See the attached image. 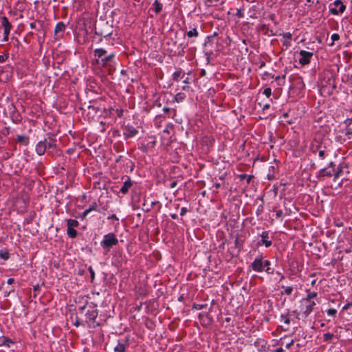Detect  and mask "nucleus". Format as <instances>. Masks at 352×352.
Returning <instances> with one entry per match:
<instances>
[{
    "instance_id": "1",
    "label": "nucleus",
    "mask_w": 352,
    "mask_h": 352,
    "mask_svg": "<svg viewBox=\"0 0 352 352\" xmlns=\"http://www.w3.org/2000/svg\"><path fill=\"white\" fill-rule=\"evenodd\" d=\"M309 151L318 153L320 160H324L331 151V141L321 133L316 134L309 146Z\"/></svg>"
},
{
    "instance_id": "2",
    "label": "nucleus",
    "mask_w": 352,
    "mask_h": 352,
    "mask_svg": "<svg viewBox=\"0 0 352 352\" xmlns=\"http://www.w3.org/2000/svg\"><path fill=\"white\" fill-rule=\"evenodd\" d=\"M78 315L80 316V320L82 322L90 324L91 322H94L97 316V311L96 309L91 306H85L80 309Z\"/></svg>"
},
{
    "instance_id": "3",
    "label": "nucleus",
    "mask_w": 352,
    "mask_h": 352,
    "mask_svg": "<svg viewBox=\"0 0 352 352\" xmlns=\"http://www.w3.org/2000/svg\"><path fill=\"white\" fill-rule=\"evenodd\" d=\"M95 56L98 58L97 59V62L99 65H101L102 67H105L107 68V71H110V68L109 67V64L110 62V56H107L103 57L106 54L107 51L103 49H96L94 51Z\"/></svg>"
},
{
    "instance_id": "4",
    "label": "nucleus",
    "mask_w": 352,
    "mask_h": 352,
    "mask_svg": "<svg viewBox=\"0 0 352 352\" xmlns=\"http://www.w3.org/2000/svg\"><path fill=\"white\" fill-rule=\"evenodd\" d=\"M346 6L343 4L341 0H336L333 3L329 5V12L331 14L334 15L344 12Z\"/></svg>"
},
{
    "instance_id": "5",
    "label": "nucleus",
    "mask_w": 352,
    "mask_h": 352,
    "mask_svg": "<svg viewBox=\"0 0 352 352\" xmlns=\"http://www.w3.org/2000/svg\"><path fill=\"white\" fill-rule=\"evenodd\" d=\"M315 302H302L301 301L300 309L302 316L306 318L312 312L316 306Z\"/></svg>"
},
{
    "instance_id": "6",
    "label": "nucleus",
    "mask_w": 352,
    "mask_h": 352,
    "mask_svg": "<svg viewBox=\"0 0 352 352\" xmlns=\"http://www.w3.org/2000/svg\"><path fill=\"white\" fill-rule=\"evenodd\" d=\"M126 161L127 160L123 159L122 156H118L115 160V165L113 166V168L116 172L123 173V168Z\"/></svg>"
},
{
    "instance_id": "7",
    "label": "nucleus",
    "mask_w": 352,
    "mask_h": 352,
    "mask_svg": "<svg viewBox=\"0 0 352 352\" xmlns=\"http://www.w3.org/2000/svg\"><path fill=\"white\" fill-rule=\"evenodd\" d=\"M299 54L300 56L299 63L302 65L309 64L310 63L311 58L314 55L312 52H307L305 50H300Z\"/></svg>"
},
{
    "instance_id": "8",
    "label": "nucleus",
    "mask_w": 352,
    "mask_h": 352,
    "mask_svg": "<svg viewBox=\"0 0 352 352\" xmlns=\"http://www.w3.org/2000/svg\"><path fill=\"white\" fill-rule=\"evenodd\" d=\"M124 179L125 180L123 182V185L119 191L123 195L126 194L129 188H131L133 185V182L129 177H128L127 175H123L122 177V180H124Z\"/></svg>"
},
{
    "instance_id": "9",
    "label": "nucleus",
    "mask_w": 352,
    "mask_h": 352,
    "mask_svg": "<svg viewBox=\"0 0 352 352\" xmlns=\"http://www.w3.org/2000/svg\"><path fill=\"white\" fill-rule=\"evenodd\" d=\"M1 25L4 28V37L3 40L7 41L8 40V35L11 30V24L8 21L7 17L3 16L1 18Z\"/></svg>"
},
{
    "instance_id": "10",
    "label": "nucleus",
    "mask_w": 352,
    "mask_h": 352,
    "mask_svg": "<svg viewBox=\"0 0 352 352\" xmlns=\"http://www.w3.org/2000/svg\"><path fill=\"white\" fill-rule=\"evenodd\" d=\"M252 269L257 272L263 271V256L256 257L251 265Z\"/></svg>"
},
{
    "instance_id": "11",
    "label": "nucleus",
    "mask_w": 352,
    "mask_h": 352,
    "mask_svg": "<svg viewBox=\"0 0 352 352\" xmlns=\"http://www.w3.org/2000/svg\"><path fill=\"white\" fill-rule=\"evenodd\" d=\"M261 240L257 243L258 245H264L266 248H269L272 245V242L269 240V232L264 231L261 234Z\"/></svg>"
},
{
    "instance_id": "12",
    "label": "nucleus",
    "mask_w": 352,
    "mask_h": 352,
    "mask_svg": "<svg viewBox=\"0 0 352 352\" xmlns=\"http://www.w3.org/2000/svg\"><path fill=\"white\" fill-rule=\"evenodd\" d=\"M129 346L128 340L126 339L118 341V344L114 347V352H125L126 348Z\"/></svg>"
},
{
    "instance_id": "13",
    "label": "nucleus",
    "mask_w": 352,
    "mask_h": 352,
    "mask_svg": "<svg viewBox=\"0 0 352 352\" xmlns=\"http://www.w3.org/2000/svg\"><path fill=\"white\" fill-rule=\"evenodd\" d=\"M124 261L123 252L122 250L115 251V254L113 255V261L115 265L118 267Z\"/></svg>"
},
{
    "instance_id": "14",
    "label": "nucleus",
    "mask_w": 352,
    "mask_h": 352,
    "mask_svg": "<svg viewBox=\"0 0 352 352\" xmlns=\"http://www.w3.org/2000/svg\"><path fill=\"white\" fill-rule=\"evenodd\" d=\"M47 140L41 141L37 144L36 146V151L39 155L44 154V153L45 152L46 149L47 148Z\"/></svg>"
},
{
    "instance_id": "15",
    "label": "nucleus",
    "mask_w": 352,
    "mask_h": 352,
    "mask_svg": "<svg viewBox=\"0 0 352 352\" xmlns=\"http://www.w3.org/2000/svg\"><path fill=\"white\" fill-rule=\"evenodd\" d=\"M318 176L328 177H330L331 176L334 177V169H331L329 167H324L320 170Z\"/></svg>"
},
{
    "instance_id": "16",
    "label": "nucleus",
    "mask_w": 352,
    "mask_h": 352,
    "mask_svg": "<svg viewBox=\"0 0 352 352\" xmlns=\"http://www.w3.org/2000/svg\"><path fill=\"white\" fill-rule=\"evenodd\" d=\"M138 133V131L133 126H128L124 132V134L127 137V138H131V137H133L135 136L136 134Z\"/></svg>"
},
{
    "instance_id": "17",
    "label": "nucleus",
    "mask_w": 352,
    "mask_h": 352,
    "mask_svg": "<svg viewBox=\"0 0 352 352\" xmlns=\"http://www.w3.org/2000/svg\"><path fill=\"white\" fill-rule=\"evenodd\" d=\"M65 29V25L63 22H58L54 29V33L59 36V33L63 32Z\"/></svg>"
},
{
    "instance_id": "18",
    "label": "nucleus",
    "mask_w": 352,
    "mask_h": 352,
    "mask_svg": "<svg viewBox=\"0 0 352 352\" xmlns=\"http://www.w3.org/2000/svg\"><path fill=\"white\" fill-rule=\"evenodd\" d=\"M102 245L104 248L107 249V251H109V248H110V234H106L104 236V240L102 241Z\"/></svg>"
},
{
    "instance_id": "19",
    "label": "nucleus",
    "mask_w": 352,
    "mask_h": 352,
    "mask_svg": "<svg viewBox=\"0 0 352 352\" xmlns=\"http://www.w3.org/2000/svg\"><path fill=\"white\" fill-rule=\"evenodd\" d=\"M153 7L154 8L155 12L156 14H159L162 10V4L159 2L158 0H155L153 3Z\"/></svg>"
},
{
    "instance_id": "20",
    "label": "nucleus",
    "mask_w": 352,
    "mask_h": 352,
    "mask_svg": "<svg viewBox=\"0 0 352 352\" xmlns=\"http://www.w3.org/2000/svg\"><path fill=\"white\" fill-rule=\"evenodd\" d=\"M184 76V72L179 69L178 71H176L173 74V79L175 81H178L179 78H182Z\"/></svg>"
},
{
    "instance_id": "21",
    "label": "nucleus",
    "mask_w": 352,
    "mask_h": 352,
    "mask_svg": "<svg viewBox=\"0 0 352 352\" xmlns=\"http://www.w3.org/2000/svg\"><path fill=\"white\" fill-rule=\"evenodd\" d=\"M317 296V293L315 292L309 293L307 296L302 299V302H314L311 300Z\"/></svg>"
},
{
    "instance_id": "22",
    "label": "nucleus",
    "mask_w": 352,
    "mask_h": 352,
    "mask_svg": "<svg viewBox=\"0 0 352 352\" xmlns=\"http://www.w3.org/2000/svg\"><path fill=\"white\" fill-rule=\"evenodd\" d=\"M333 338L334 335L333 333H326L323 335V341L330 343Z\"/></svg>"
},
{
    "instance_id": "23",
    "label": "nucleus",
    "mask_w": 352,
    "mask_h": 352,
    "mask_svg": "<svg viewBox=\"0 0 352 352\" xmlns=\"http://www.w3.org/2000/svg\"><path fill=\"white\" fill-rule=\"evenodd\" d=\"M78 226V222L75 219L67 220V228H74Z\"/></svg>"
},
{
    "instance_id": "24",
    "label": "nucleus",
    "mask_w": 352,
    "mask_h": 352,
    "mask_svg": "<svg viewBox=\"0 0 352 352\" xmlns=\"http://www.w3.org/2000/svg\"><path fill=\"white\" fill-rule=\"evenodd\" d=\"M124 110L123 109H116L115 110V113L116 115L117 118H119L120 120L124 118Z\"/></svg>"
},
{
    "instance_id": "25",
    "label": "nucleus",
    "mask_w": 352,
    "mask_h": 352,
    "mask_svg": "<svg viewBox=\"0 0 352 352\" xmlns=\"http://www.w3.org/2000/svg\"><path fill=\"white\" fill-rule=\"evenodd\" d=\"M140 199V193L136 191V190L133 189L132 190V200L136 202H138Z\"/></svg>"
},
{
    "instance_id": "26",
    "label": "nucleus",
    "mask_w": 352,
    "mask_h": 352,
    "mask_svg": "<svg viewBox=\"0 0 352 352\" xmlns=\"http://www.w3.org/2000/svg\"><path fill=\"white\" fill-rule=\"evenodd\" d=\"M199 35V33L197 30L196 28H193L192 30L188 31L187 32V36L189 37V38H191V37H197Z\"/></svg>"
},
{
    "instance_id": "27",
    "label": "nucleus",
    "mask_w": 352,
    "mask_h": 352,
    "mask_svg": "<svg viewBox=\"0 0 352 352\" xmlns=\"http://www.w3.org/2000/svg\"><path fill=\"white\" fill-rule=\"evenodd\" d=\"M186 98V95L184 93H178L175 96V101L179 102Z\"/></svg>"
},
{
    "instance_id": "28",
    "label": "nucleus",
    "mask_w": 352,
    "mask_h": 352,
    "mask_svg": "<svg viewBox=\"0 0 352 352\" xmlns=\"http://www.w3.org/2000/svg\"><path fill=\"white\" fill-rule=\"evenodd\" d=\"M342 173V170L341 168H337L334 169V177L333 180L336 181V179L340 176V174Z\"/></svg>"
},
{
    "instance_id": "29",
    "label": "nucleus",
    "mask_w": 352,
    "mask_h": 352,
    "mask_svg": "<svg viewBox=\"0 0 352 352\" xmlns=\"http://www.w3.org/2000/svg\"><path fill=\"white\" fill-rule=\"evenodd\" d=\"M282 288L284 289V292H282L281 294H286V295H290L293 291V287H284V286H282Z\"/></svg>"
},
{
    "instance_id": "30",
    "label": "nucleus",
    "mask_w": 352,
    "mask_h": 352,
    "mask_svg": "<svg viewBox=\"0 0 352 352\" xmlns=\"http://www.w3.org/2000/svg\"><path fill=\"white\" fill-rule=\"evenodd\" d=\"M331 43H330L329 45L330 46H333L334 44V42L336 41H338L340 39V36L338 34L335 33L331 35Z\"/></svg>"
},
{
    "instance_id": "31",
    "label": "nucleus",
    "mask_w": 352,
    "mask_h": 352,
    "mask_svg": "<svg viewBox=\"0 0 352 352\" xmlns=\"http://www.w3.org/2000/svg\"><path fill=\"white\" fill-rule=\"evenodd\" d=\"M67 234L70 237L74 238L76 236L77 232L74 228H67Z\"/></svg>"
},
{
    "instance_id": "32",
    "label": "nucleus",
    "mask_w": 352,
    "mask_h": 352,
    "mask_svg": "<svg viewBox=\"0 0 352 352\" xmlns=\"http://www.w3.org/2000/svg\"><path fill=\"white\" fill-rule=\"evenodd\" d=\"M56 146V144H55V140H53V139H50L49 140H47V147L50 148H53V147H55Z\"/></svg>"
},
{
    "instance_id": "33",
    "label": "nucleus",
    "mask_w": 352,
    "mask_h": 352,
    "mask_svg": "<svg viewBox=\"0 0 352 352\" xmlns=\"http://www.w3.org/2000/svg\"><path fill=\"white\" fill-rule=\"evenodd\" d=\"M345 135L350 139L352 136V126H346Z\"/></svg>"
},
{
    "instance_id": "34",
    "label": "nucleus",
    "mask_w": 352,
    "mask_h": 352,
    "mask_svg": "<svg viewBox=\"0 0 352 352\" xmlns=\"http://www.w3.org/2000/svg\"><path fill=\"white\" fill-rule=\"evenodd\" d=\"M263 94L267 97L270 98L272 94V89L270 87L265 88L263 91Z\"/></svg>"
},
{
    "instance_id": "35",
    "label": "nucleus",
    "mask_w": 352,
    "mask_h": 352,
    "mask_svg": "<svg viewBox=\"0 0 352 352\" xmlns=\"http://www.w3.org/2000/svg\"><path fill=\"white\" fill-rule=\"evenodd\" d=\"M327 313L330 316H335L337 314V310L336 309H329L327 311Z\"/></svg>"
},
{
    "instance_id": "36",
    "label": "nucleus",
    "mask_w": 352,
    "mask_h": 352,
    "mask_svg": "<svg viewBox=\"0 0 352 352\" xmlns=\"http://www.w3.org/2000/svg\"><path fill=\"white\" fill-rule=\"evenodd\" d=\"M206 306V305L193 304L192 309L200 310L204 308Z\"/></svg>"
},
{
    "instance_id": "37",
    "label": "nucleus",
    "mask_w": 352,
    "mask_h": 352,
    "mask_svg": "<svg viewBox=\"0 0 352 352\" xmlns=\"http://www.w3.org/2000/svg\"><path fill=\"white\" fill-rule=\"evenodd\" d=\"M283 37L287 40H292V35L290 32H285L281 34Z\"/></svg>"
},
{
    "instance_id": "38",
    "label": "nucleus",
    "mask_w": 352,
    "mask_h": 352,
    "mask_svg": "<svg viewBox=\"0 0 352 352\" xmlns=\"http://www.w3.org/2000/svg\"><path fill=\"white\" fill-rule=\"evenodd\" d=\"M281 318L284 320L285 324H287L288 325L290 324V319L287 315V316L281 315Z\"/></svg>"
},
{
    "instance_id": "39",
    "label": "nucleus",
    "mask_w": 352,
    "mask_h": 352,
    "mask_svg": "<svg viewBox=\"0 0 352 352\" xmlns=\"http://www.w3.org/2000/svg\"><path fill=\"white\" fill-rule=\"evenodd\" d=\"M118 243V239L116 238L115 235L111 233V246L116 245Z\"/></svg>"
},
{
    "instance_id": "40",
    "label": "nucleus",
    "mask_w": 352,
    "mask_h": 352,
    "mask_svg": "<svg viewBox=\"0 0 352 352\" xmlns=\"http://www.w3.org/2000/svg\"><path fill=\"white\" fill-rule=\"evenodd\" d=\"M0 256L3 259H8L9 257L8 252H3L2 251H0Z\"/></svg>"
},
{
    "instance_id": "41",
    "label": "nucleus",
    "mask_w": 352,
    "mask_h": 352,
    "mask_svg": "<svg viewBox=\"0 0 352 352\" xmlns=\"http://www.w3.org/2000/svg\"><path fill=\"white\" fill-rule=\"evenodd\" d=\"M188 211V208H186V207H182L181 208V211H180V215L181 216H184L186 214V212Z\"/></svg>"
},
{
    "instance_id": "42",
    "label": "nucleus",
    "mask_w": 352,
    "mask_h": 352,
    "mask_svg": "<svg viewBox=\"0 0 352 352\" xmlns=\"http://www.w3.org/2000/svg\"><path fill=\"white\" fill-rule=\"evenodd\" d=\"M344 123L346 124V126H352V118H347Z\"/></svg>"
},
{
    "instance_id": "43",
    "label": "nucleus",
    "mask_w": 352,
    "mask_h": 352,
    "mask_svg": "<svg viewBox=\"0 0 352 352\" xmlns=\"http://www.w3.org/2000/svg\"><path fill=\"white\" fill-rule=\"evenodd\" d=\"M234 244L236 248H241V243H240L239 238L236 237L234 241Z\"/></svg>"
},
{
    "instance_id": "44",
    "label": "nucleus",
    "mask_w": 352,
    "mask_h": 352,
    "mask_svg": "<svg viewBox=\"0 0 352 352\" xmlns=\"http://www.w3.org/2000/svg\"><path fill=\"white\" fill-rule=\"evenodd\" d=\"M290 40H285L283 42V45L284 46H285L286 47H288L291 45V43L289 41Z\"/></svg>"
},
{
    "instance_id": "45",
    "label": "nucleus",
    "mask_w": 352,
    "mask_h": 352,
    "mask_svg": "<svg viewBox=\"0 0 352 352\" xmlns=\"http://www.w3.org/2000/svg\"><path fill=\"white\" fill-rule=\"evenodd\" d=\"M144 210L146 212H148L151 210V207L150 206L146 205V203L143 204Z\"/></svg>"
},
{
    "instance_id": "46",
    "label": "nucleus",
    "mask_w": 352,
    "mask_h": 352,
    "mask_svg": "<svg viewBox=\"0 0 352 352\" xmlns=\"http://www.w3.org/2000/svg\"><path fill=\"white\" fill-rule=\"evenodd\" d=\"M265 272L268 274H272L274 273V270L272 269L270 267H267L265 270Z\"/></svg>"
},
{
    "instance_id": "47",
    "label": "nucleus",
    "mask_w": 352,
    "mask_h": 352,
    "mask_svg": "<svg viewBox=\"0 0 352 352\" xmlns=\"http://www.w3.org/2000/svg\"><path fill=\"white\" fill-rule=\"evenodd\" d=\"M282 216H283V211L280 210H277L276 212V217L280 218Z\"/></svg>"
},
{
    "instance_id": "48",
    "label": "nucleus",
    "mask_w": 352,
    "mask_h": 352,
    "mask_svg": "<svg viewBox=\"0 0 352 352\" xmlns=\"http://www.w3.org/2000/svg\"><path fill=\"white\" fill-rule=\"evenodd\" d=\"M111 224L112 223L113 224L115 223V221H118V219L116 217V216L115 214H111Z\"/></svg>"
},
{
    "instance_id": "49",
    "label": "nucleus",
    "mask_w": 352,
    "mask_h": 352,
    "mask_svg": "<svg viewBox=\"0 0 352 352\" xmlns=\"http://www.w3.org/2000/svg\"><path fill=\"white\" fill-rule=\"evenodd\" d=\"M82 324H85V322H81V320H80V316L78 314V318H77V320L75 322V324L76 326H78V325Z\"/></svg>"
},
{
    "instance_id": "50",
    "label": "nucleus",
    "mask_w": 352,
    "mask_h": 352,
    "mask_svg": "<svg viewBox=\"0 0 352 352\" xmlns=\"http://www.w3.org/2000/svg\"><path fill=\"white\" fill-rule=\"evenodd\" d=\"M177 184V181H173L170 184V186L169 187L170 188H175L176 187Z\"/></svg>"
},
{
    "instance_id": "51",
    "label": "nucleus",
    "mask_w": 352,
    "mask_h": 352,
    "mask_svg": "<svg viewBox=\"0 0 352 352\" xmlns=\"http://www.w3.org/2000/svg\"><path fill=\"white\" fill-rule=\"evenodd\" d=\"M236 16H237L238 17L241 18V17L243 16V12H241V10H237V12L236 13Z\"/></svg>"
},
{
    "instance_id": "52",
    "label": "nucleus",
    "mask_w": 352,
    "mask_h": 352,
    "mask_svg": "<svg viewBox=\"0 0 352 352\" xmlns=\"http://www.w3.org/2000/svg\"><path fill=\"white\" fill-rule=\"evenodd\" d=\"M335 166L336 165H335L334 162H329V164H328V166L327 167H329L331 169H336Z\"/></svg>"
},
{
    "instance_id": "53",
    "label": "nucleus",
    "mask_w": 352,
    "mask_h": 352,
    "mask_svg": "<svg viewBox=\"0 0 352 352\" xmlns=\"http://www.w3.org/2000/svg\"><path fill=\"white\" fill-rule=\"evenodd\" d=\"M270 261L269 260H266L263 262V267H270Z\"/></svg>"
},
{
    "instance_id": "54",
    "label": "nucleus",
    "mask_w": 352,
    "mask_h": 352,
    "mask_svg": "<svg viewBox=\"0 0 352 352\" xmlns=\"http://www.w3.org/2000/svg\"><path fill=\"white\" fill-rule=\"evenodd\" d=\"M294 340H292L290 342H289L286 344V348L288 349H290V347L294 344Z\"/></svg>"
},
{
    "instance_id": "55",
    "label": "nucleus",
    "mask_w": 352,
    "mask_h": 352,
    "mask_svg": "<svg viewBox=\"0 0 352 352\" xmlns=\"http://www.w3.org/2000/svg\"><path fill=\"white\" fill-rule=\"evenodd\" d=\"M351 305H352V304H351V303H350V302H349V303L346 304V305L343 307L342 309H343V310L348 309H349Z\"/></svg>"
},
{
    "instance_id": "56",
    "label": "nucleus",
    "mask_w": 352,
    "mask_h": 352,
    "mask_svg": "<svg viewBox=\"0 0 352 352\" xmlns=\"http://www.w3.org/2000/svg\"><path fill=\"white\" fill-rule=\"evenodd\" d=\"M214 186L215 187L216 189H218L221 186V184L220 182H215L214 184Z\"/></svg>"
},
{
    "instance_id": "57",
    "label": "nucleus",
    "mask_w": 352,
    "mask_h": 352,
    "mask_svg": "<svg viewBox=\"0 0 352 352\" xmlns=\"http://www.w3.org/2000/svg\"><path fill=\"white\" fill-rule=\"evenodd\" d=\"M6 58H7V56H6V55L0 56V62H4Z\"/></svg>"
},
{
    "instance_id": "58",
    "label": "nucleus",
    "mask_w": 352,
    "mask_h": 352,
    "mask_svg": "<svg viewBox=\"0 0 352 352\" xmlns=\"http://www.w3.org/2000/svg\"><path fill=\"white\" fill-rule=\"evenodd\" d=\"M163 111H164L165 113H168L170 111V108H168V107H164V108H163Z\"/></svg>"
},
{
    "instance_id": "59",
    "label": "nucleus",
    "mask_w": 352,
    "mask_h": 352,
    "mask_svg": "<svg viewBox=\"0 0 352 352\" xmlns=\"http://www.w3.org/2000/svg\"><path fill=\"white\" fill-rule=\"evenodd\" d=\"M14 282V279L12 278H9L7 281L8 284H9V285L12 284Z\"/></svg>"
},
{
    "instance_id": "60",
    "label": "nucleus",
    "mask_w": 352,
    "mask_h": 352,
    "mask_svg": "<svg viewBox=\"0 0 352 352\" xmlns=\"http://www.w3.org/2000/svg\"><path fill=\"white\" fill-rule=\"evenodd\" d=\"M89 271H90L91 278L93 280L94 278V272L91 267H89Z\"/></svg>"
},
{
    "instance_id": "61",
    "label": "nucleus",
    "mask_w": 352,
    "mask_h": 352,
    "mask_svg": "<svg viewBox=\"0 0 352 352\" xmlns=\"http://www.w3.org/2000/svg\"><path fill=\"white\" fill-rule=\"evenodd\" d=\"M252 177H253L252 175H248V177H246L248 184H249L251 182Z\"/></svg>"
},
{
    "instance_id": "62",
    "label": "nucleus",
    "mask_w": 352,
    "mask_h": 352,
    "mask_svg": "<svg viewBox=\"0 0 352 352\" xmlns=\"http://www.w3.org/2000/svg\"><path fill=\"white\" fill-rule=\"evenodd\" d=\"M270 105L269 104H266L263 107V110L265 111L266 109H268L270 108Z\"/></svg>"
},
{
    "instance_id": "63",
    "label": "nucleus",
    "mask_w": 352,
    "mask_h": 352,
    "mask_svg": "<svg viewBox=\"0 0 352 352\" xmlns=\"http://www.w3.org/2000/svg\"><path fill=\"white\" fill-rule=\"evenodd\" d=\"M170 217H171V218H172V219H178V215H177V214H170Z\"/></svg>"
},
{
    "instance_id": "64",
    "label": "nucleus",
    "mask_w": 352,
    "mask_h": 352,
    "mask_svg": "<svg viewBox=\"0 0 352 352\" xmlns=\"http://www.w3.org/2000/svg\"><path fill=\"white\" fill-rule=\"evenodd\" d=\"M274 352H284V349L283 348L280 347V348H278L277 349H276Z\"/></svg>"
}]
</instances>
